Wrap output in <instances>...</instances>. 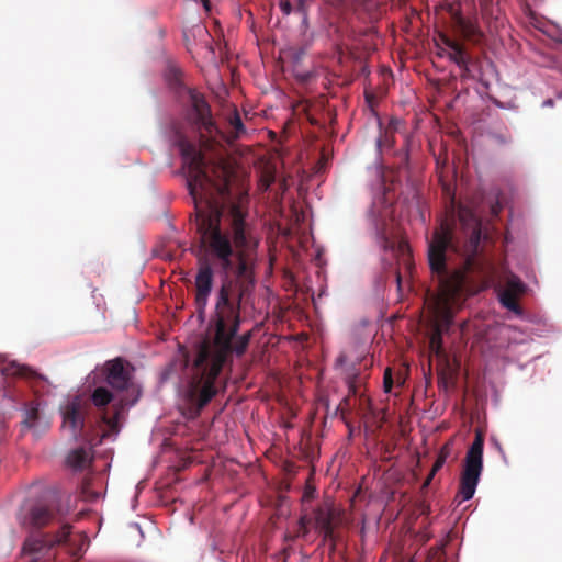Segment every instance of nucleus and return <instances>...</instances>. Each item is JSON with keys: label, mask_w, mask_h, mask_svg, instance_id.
I'll return each instance as SVG.
<instances>
[{"label": "nucleus", "mask_w": 562, "mask_h": 562, "mask_svg": "<svg viewBox=\"0 0 562 562\" xmlns=\"http://www.w3.org/2000/svg\"><path fill=\"white\" fill-rule=\"evenodd\" d=\"M194 203L200 233L194 302L200 316L205 314L215 270L221 273V286L209 335L198 345L183 391V415L189 419L198 418L217 395L220 375L223 368L232 363L233 356L240 358L248 350L252 331L238 335L240 310L255 288L254 269L246 256L249 246L247 196L223 201V204Z\"/></svg>", "instance_id": "obj_1"}, {"label": "nucleus", "mask_w": 562, "mask_h": 562, "mask_svg": "<svg viewBox=\"0 0 562 562\" xmlns=\"http://www.w3.org/2000/svg\"><path fill=\"white\" fill-rule=\"evenodd\" d=\"M458 221H443L428 243V263L437 279L439 294L432 305L434 330L429 339L432 352H442V333L453 319V308L461 303L468 289V273L479 269L477 255L482 239V223L469 207L460 205Z\"/></svg>", "instance_id": "obj_2"}, {"label": "nucleus", "mask_w": 562, "mask_h": 562, "mask_svg": "<svg viewBox=\"0 0 562 562\" xmlns=\"http://www.w3.org/2000/svg\"><path fill=\"white\" fill-rule=\"evenodd\" d=\"M189 101L194 125L199 132V142L184 135H178L176 144L179 148L190 195L194 201L223 204L229 193L233 168L223 157L206 161L204 150L213 148L220 139L233 143L243 138L247 130L237 109L226 119V130L222 131L212 116L211 108L203 94L195 89H188Z\"/></svg>", "instance_id": "obj_3"}, {"label": "nucleus", "mask_w": 562, "mask_h": 562, "mask_svg": "<svg viewBox=\"0 0 562 562\" xmlns=\"http://www.w3.org/2000/svg\"><path fill=\"white\" fill-rule=\"evenodd\" d=\"M484 436L476 431L474 441L467 451L464 465L461 472L459 491L457 497L459 503L469 501L474 496L479 480L483 470Z\"/></svg>", "instance_id": "obj_4"}, {"label": "nucleus", "mask_w": 562, "mask_h": 562, "mask_svg": "<svg viewBox=\"0 0 562 562\" xmlns=\"http://www.w3.org/2000/svg\"><path fill=\"white\" fill-rule=\"evenodd\" d=\"M70 530L71 526L64 524L60 530L55 535H31L24 541L22 557L27 560L26 562H36L42 558L48 557L54 546L71 541Z\"/></svg>", "instance_id": "obj_5"}, {"label": "nucleus", "mask_w": 562, "mask_h": 562, "mask_svg": "<svg viewBox=\"0 0 562 562\" xmlns=\"http://www.w3.org/2000/svg\"><path fill=\"white\" fill-rule=\"evenodd\" d=\"M134 368L125 362L122 358L109 360L104 364V373L106 383L117 392L136 393V397L132 401L135 403L139 395V390L132 380Z\"/></svg>", "instance_id": "obj_6"}, {"label": "nucleus", "mask_w": 562, "mask_h": 562, "mask_svg": "<svg viewBox=\"0 0 562 562\" xmlns=\"http://www.w3.org/2000/svg\"><path fill=\"white\" fill-rule=\"evenodd\" d=\"M57 519V513L43 499L26 501L19 514V520L24 527L42 528Z\"/></svg>", "instance_id": "obj_7"}, {"label": "nucleus", "mask_w": 562, "mask_h": 562, "mask_svg": "<svg viewBox=\"0 0 562 562\" xmlns=\"http://www.w3.org/2000/svg\"><path fill=\"white\" fill-rule=\"evenodd\" d=\"M89 409L90 403L79 395L69 398L61 407L63 427L71 437L77 438L81 434Z\"/></svg>", "instance_id": "obj_8"}, {"label": "nucleus", "mask_w": 562, "mask_h": 562, "mask_svg": "<svg viewBox=\"0 0 562 562\" xmlns=\"http://www.w3.org/2000/svg\"><path fill=\"white\" fill-rule=\"evenodd\" d=\"M315 527L325 540L335 541V528L340 524V513L330 504H323L314 510Z\"/></svg>", "instance_id": "obj_9"}, {"label": "nucleus", "mask_w": 562, "mask_h": 562, "mask_svg": "<svg viewBox=\"0 0 562 562\" xmlns=\"http://www.w3.org/2000/svg\"><path fill=\"white\" fill-rule=\"evenodd\" d=\"M436 42L449 48L448 58L461 69V77H469L470 65L472 64L473 59L472 56L467 52L465 47L442 32L438 33V38Z\"/></svg>", "instance_id": "obj_10"}, {"label": "nucleus", "mask_w": 562, "mask_h": 562, "mask_svg": "<svg viewBox=\"0 0 562 562\" xmlns=\"http://www.w3.org/2000/svg\"><path fill=\"white\" fill-rule=\"evenodd\" d=\"M447 11L451 15L454 27L465 40L477 42L483 36L477 25L471 20L465 19L453 4H449Z\"/></svg>", "instance_id": "obj_11"}, {"label": "nucleus", "mask_w": 562, "mask_h": 562, "mask_svg": "<svg viewBox=\"0 0 562 562\" xmlns=\"http://www.w3.org/2000/svg\"><path fill=\"white\" fill-rule=\"evenodd\" d=\"M48 427V423L41 417L38 404L31 402L24 411V418L21 423V431L32 430L37 436Z\"/></svg>", "instance_id": "obj_12"}, {"label": "nucleus", "mask_w": 562, "mask_h": 562, "mask_svg": "<svg viewBox=\"0 0 562 562\" xmlns=\"http://www.w3.org/2000/svg\"><path fill=\"white\" fill-rule=\"evenodd\" d=\"M92 460V449L79 447L68 453L66 462L74 471H83L91 465Z\"/></svg>", "instance_id": "obj_13"}, {"label": "nucleus", "mask_w": 562, "mask_h": 562, "mask_svg": "<svg viewBox=\"0 0 562 562\" xmlns=\"http://www.w3.org/2000/svg\"><path fill=\"white\" fill-rule=\"evenodd\" d=\"M401 122L396 119H391L387 126L383 132L380 133L378 138L379 148H391L395 143V132L398 128Z\"/></svg>", "instance_id": "obj_14"}, {"label": "nucleus", "mask_w": 562, "mask_h": 562, "mask_svg": "<svg viewBox=\"0 0 562 562\" xmlns=\"http://www.w3.org/2000/svg\"><path fill=\"white\" fill-rule=\"evenodd\" d=\"M113 400V394L104 386L97 387L91 394V402L94 406L105 407Z\"/></svg>", "instance_id": "obj_15"}, {"label": "nucleus", "mask_w": 562, "mask_h": 562, "mask_svg": "<svg viewBox=\"0 0 562 562\" xmlns=\"http://www.w3.org/2000/svg\"><path fill=\"white\" fill-rule=\"evenodd\" d=\"M3 373L18 375V376L25 378V379H34V378L38 376L36 374V372H34L31 368L25 367V366H20L16 363H11V364L7 366L3 369Z\"/></svg>", "instance_id": "obj_16"}, {"label": "nucleus", "mask_w": 562, "mask_h": 562, "mask_svg": "<svg viewBox=\"0 0 562 562\" xmlns=\"http://www.w3.org/2000/svg\"><path fill=\"white\" fill-rule=\"evenodd\" d=\"M453 439L448 440L439 450L435 461V471H439L452 453Z\"/></svg>", "instance_id": "obj_17"}, {"label": "nucleus", "mask_w": 562, "mask_h": 562, "mask_svg": "<svg viewBox=\"0 0 562 562\" xmlns=\"http://www.w3.org/2000/svg\"><path fill=\"white\" fill-rule=\"evenodd\" d=\"M499 301L503 306L513 312L519 311V304L517 302V295L512 291H503L499 295Z\"/></svg>", "instance_id": "obj_18"}, {"label": "nucleus", "mask_w": 562, "mask_h": 562, "mask_svg": "<svg viewBox=\"0 0 562 562\" xmlns=\"http://www.w3.org/2000/svg\"><path fill=\"white\" fill-rule=\"evenodd\" d=\"M504 291H512L515 295H519L525 292V284L518 277L512 276L508 278L506 289Z\"/></svg>", "instance_id": "obj_19"}, {"label": "nucleus", "mask_w": 562, "mask_h": 562, "mask_svg": "<svg viewBox=\"0 0 562 562\" xmlns=\"http://www.w3.org/2000/svg\"><path fill=\"white\" fill-rule=\"evenodd\" d=\"M394 386L393 373L391 368H386L383 374V389L385 393H390Z\"/></svg>", "instance_id": "obj_20"}, {"label": "nucleus", "mask_w": 562, "mask_h": 562, "mask_svg": "<svg viewBox=\"0 0 562 562\" xmlns=\"http://www.w3.org/2000/svg\"><path fill=\"white\" fill-rule=\"evenodd\" d=\"M279 7L283 14L289 15L292 12V5L289 0H280Z\"/></svg>", "instance_id": "obj_21"}, {"label": "nucleus", "mask_w": 562, "mask_h": 562, "mask_svg": "<svg viewBox=\"0 0 562 562\" xmlns=\"http://www.w3.org/2000/svg\"><path fill=\"white\" fill-rule=\"evenodd\" d=\"M103 420L112 428L114 429L117 425V414L113 417H103Z\"/></svg>", "instance_id": "obj_22"}, {"label": "nucleus", "mask_w": 562, "mask_h": 562, "mask_svg": "<svg viewBox=\"0 0 562 562\" xmlns=\"http://www.w3.org/2000/svg\"><path fill=\"white\" fill-rule=\"evenodd\" d=\"M437 472L438 471H435V464H434L432 468H431L430 473L428 474V476L426 477L425 482L423 483V487L424 488L427 487L431 483V481H432V479H434V476L436 475Z\"/></svg>", "instance_id": "obj_23"}, {"label": "nucleus", "mask_w": 562, "mask_h": 562, "mask_svg": "<svg viewBox=\"0 0 562 562\" xmlns=\"http://www.w3.org/2000/svg\"><path fill=\"white\" fill-rule=\"evenodd\" d=\"M437 472L438 471H435V464H434L432 468H431L430 473L428 474V476L426 477L425 482L423 483V487L424 488L427 487L431 483V481H432V479H434V476L436 475Z\"/></svg>", "instance_id": "obj_24"}, {"label": "nucleus", "mask_w": 562, "mask_h": 562, "mask_svg": "<svg viewBox=\"0 0 562 562\" xmlns=\"http://www.w3.org/2000/svg\"><path fill=\"white\" fill-rule=\"evenodd\" d=\"M356 379L357 376H353L348 381L349 392L353 395L357 394Z\"/></svg>", "instance_id": "obj_25"}, {"label": "nucleus", "mask_w": 562, "mask_h": 562, "mask_svg": "<svg viewBox=\"0 0 562 562\" xmlns=\"http://www.w3.org/2000/svg\"><path fill=\"white\" fill-rule=\"evenodd\" d=\"M436 46L439 48V52H438V55L439 56H447L448 57V52H449V48H447L446 46H440V44L438 42H436Z\"/></svg>", "instance_id": "obj_26"}, {"label": "nucleus", "mask_w": 562, "mask_h": 562, "mask_svg": "<svg viewBox=\"0 0 562 562\" xmlns=\"http://www.w3.org/2000/svg\"><path fill=\"white\" fill-rule=\"evenodd\" d=\"M79 541H80V546H79L78 550L75 552V554H78L79 552H81L82 551V547L86 546V538L80 536L79 537Z\"/></svg>", "instance_id": "obj_27"}, {"label": "nucleus", "mask_w": 562, "mask_h": 562, "mask_svg": "<svg viewBox=\"0 0 562 562\" xmlns=\"http://www.w3.org/2000/svg\"><path fill=\"white\" fill-rule=\"evenodd\" d=\"M203 4V8L205 9L206 12H210L211 11V1L210 0H200Z\"/></svg>", "instance_id": "obj_28"}, {"label": "nucleus", "mask_w": 562, "mask_h": 562, "mask_svg": "<svg viewBox=\"0 0 562 562\" xmlns=\"http://www.w3.org/2000/svg\"><path fill=\"white\" fill-rule=\"evenodd\" d=\"M395 279H396V283H397L398 289H401L402 277H401V273L398 271L395 272Z\"/></svg>", "instance_id": "obj_29"}, {"label": "nucleus", "mask_w": 562, "mask_h": 562, "mask_svg": "<svg viewBox=\"0 0 562 562\" xmlns=\"http://www.w3.org/2000/svg\"><path fill=\"white\" fill-rule=\"evenodd\" d=\"M305 9V1L304 0H297V10L304 11Z\"/></svg>", "instance_id": "obj_30"}, {"label": "nucleus", "mask_w": 562, "mask_h": 562, "mask_svg": "<svg viewBox=\"0 0 562 562\" xmlns=\"http://www.w3.org/2000/svg\"><path fill=\"white\" fill-rule=\"evenodd\" d=\"M543 104H544V105H550V106H551V105L553 104V100H552V99H548V100H546V101H544V103H543Z\"/></svg>", "instance_id": "obj_31"}, {"label": "nucleus", "mask_w": 562, "mask_h": 562, "mask_svg": "<svg viewBox=\"0 0 562 562\" xmlns=\"http://www.w3.org/2000/svg\"><path fill=\"white\" fill-rule=\"evenodd\" d=\"M397 382L403 383L404 381L400 376H397Z\"/></svg>", "instance_id": "obj_32"}]
</instances>
